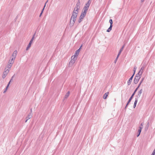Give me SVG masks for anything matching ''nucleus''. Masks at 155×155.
I'll list each match as a JSON object with an SVG mask.
<instances>
[{
	"label": "nucleus",
	"mask_w": 155,
	"mask_h": 155,
	"mask_svg": "<svg viewBox=\"0 0 155 155\" xmlns=\"http://www.w3.org/2000/svg\"><path fill=\"white\" fill-rule=\"evenodd\" d=\"M80 51V49L77 50L74 54V56H72L71 57V61H70L69 63V65L72 66L75 63V61L77 59V57L79 54Z\"/></svg>",
	"instance_id": "nucleus-1"
},
{
	"label": "nucleus",
	"mask_w": 155,
	"mask_h": 155,
	"mask_svg": "<svg viewBox=\"0 0 155 155\" xmlns=\"http://www.w3.org/2000/svg\"><path fill=\"white\" fill-rule=\"evenodd\" d=\"M78 13L73 11L70 22V25L71 27H72L73 26L76 20Z\"/></svg>",
	"instance_id": "nucleus-2"
},
{
	"label": "nucleus",
	"mask_w": 155,
	"mask_h": 155,
	"mask_svg": "<svg viewBox=\"0 0 155 155\" xmlns=\"http://www.w3.org/2000/svg\"><path fill=\"white\" fill-rule=\"evenodd\" d=\"M80 2L79 0H78L75 8H74L73 12H74L77 13L79 12V10L80 9Z\"/></svg>",
	"instance_id": "nucleus-3"
},
{
	"label": "nucleus",
	"mask_w": 155,
	"mask_h": 155,
	"mask_svg": "<svg viewBox=\"0 0 155 155\" xmlns=\"http://www.w3.org/2000/svg\"><path fill=\"white\" fill-rule=\"evenodd\" d=\"M35 33L33 35L31 40L30 41L27 47V48L26 49V50H27V51L31 47V44L33 42V40H34V39L35 38Z\"/></svg>",
	"instance_id": "nucleus-4"
},
{
	"label": "nucleus",
	"mask_w": 155,
	"mask_h": 155,
	"mask_svg": "<svg viewBox=\"0 0 155 155\" xmlns=\"http://www.w3.org/2000/svg\"><path fill=\"white\" fill-rule=\"evenodd\" d=\"M109 22L110 23V25L109 28L107 30V32H110L112 30V27H113V20L111 19H110L109 20Z\"/></svg>",
	"instance_id": "nucleus-5"
},
{
	"label": "nucleus",
	"mask_w": 155,
	"mask_h": 155,
	"mask_svg": "<svg viewBox=\"0 0 155 155\" xmlns=\"http://www.w3.org/2000/svg\"><path fill=\"white\" fill-rule=\"evenodd\" d=\"M9 71V70L8 69H6L5 68V70L4 72H3V75L2 78L3 79L5 78L7 76L8 74Z\"/></svg>",
	"instance_id": "nucleus-6"
},
{
	"label": "nucleus",
	"mask_w": 155,
	"mask_h": 155,
	"mask_svg": "<svg viewBox=\"0 0 155 155\" xmlns=\"http://www.w3.org/2000/svg\"><path fill=\"white\" fill-rule=\"evenodd\" d=\"M140 78V77H137V76H135L134 80V83L135 84H137Z\"/></svg>",
	"instance_id": "nucleus-7"
},
{
	"label": "nucleus",
	"mask_w": 155,
	"mask_h": 155,
	"mask_svg": "<svg viewBox=\"0 0 155 155\" xmlns=\"http://www.w3.org/2000/svg\"><path fill=\"white\" fill-rule=\"evenodd\" d=\"M88 8L89 7H88V6H87L85 5V6L84 7L83 10H82L83 12L86 14V12L87 11Z\"/></svg>",
	"instance_id": "nucleus-8"
},
{
	"label": "nucleus",
	"mask_w": 155,
	"mask_h": 155,
	"mask_svg": "<svg viewBox=\"0 0 155 155\" xmlns=\"http://www.w3.org/2000/svg\"><path fill=\"white\" fill-rule=\"evenodd\" d=\"M146 67V66L143 64L141 67L140 70L139 71L140 73H141V74H142L143 70Z\"/></svg>",
	"instance_id": "nucleus-9"
},
{
	"label": "nucleus",
	"mask_w": 155,
	"mask_h": 155,
	"mask_svg": "<svg viewBox=\"0 0 155 155\" xmlns=\"http://www.w3.org/2000/svg\"><path fill=\"white\" fill-rule=\"evenodd\" d=\"M17 50L15 51L12 54V56L13 57V58H13L15 60V58H16V57L17 55Z\"/></svg>",
	"instance_id": "nucleus-10"
},
{
	"label": "nucleus",
	"mask_w": 155,
	"mask_h": 155,
	"mask_svg": "<svg viewBox=\"0 0 155 155\" xmlns=\"http://www.w3.org/2000/svg\"><path fill=\"white\" fill-rule=\"evenodd\" d=\"M86 15V14L83 12V11H82V12L79 18H81L82 19H84V17H85Z\"/></svg>",
	"instance_id": "nucleus-11"
},
{
	"label": "nucleus",
	"mask_w": 155,
	"mask_h": 155,
	"mask_svg": "<svg viewBox=\"0 0 155 155\" xmlns=\"http://www.w3.org/2000/svg\"><path fill=\"white\" fill-rule=\"evenodd\" d=\"M143 89H141L140 91L138 92V95L137 96V97H139L141 96V94L142 92Z\"/></svg>",
	"instance_id": "nucleus-12"
},
{
	"label": "nucleus",
	"mask_w": 155,
	"mask_h": 155,
	"mask_svg": "<svg viewBox=\"0 0 155 155\" xmlns=\"http://www.w3.org/2000/svg\"><path fill=\"white\" fill-rule=\"evenodd\" d=\"M70 92V91H68L67 93L65 95L64 97V99H67L69 96Z\"/></svg>",
	"instance_id": "nucleus-13"
},
{
	"label": "nucleus",
	"mask_w": 155,
	"mask_h": 155,
	"mask_svg": "<svg viewBox=\"0 0 155 155\" xmlns=\"http://www.w3.org/2000/svg\"><path fill=\"white\" fill-rule=\"evenodd\" d=\"M109 94V92H107L106 93H105L103 95V98L104 99H106V98H107L108 95V94Z\"/></svg>",
	"instance_id": "nucleus-14"
},
{
	"label": "nucleus",
	"mask_w": 155,
	"mask_h": 155,
	"mask_svg": "<svg viewBox=\"0 0 155 155\" xmlns=\"http://www.w3.org/2000/svg\"><path fill=\"white\" fill-rule=\"evenodd\" d=\"M132 79H133L132 78H130L129 79V80H128V81H127V84L128 85H130V84L132 82Z\"/></svg>",
	"instance_id": "nucleus-15"
},
{
	"label": "nucleus",
	"mask_w": 155,
	"mask_h": 155,
	"mask_svg": "<svg viewBox=\"0 0 155 155\" xmlns=\"http://www.w3.org/2000/svg\"><path fill=\"white\" fill-rule=\"evenodd\" d=\"M137 101H138L137 98H135V101L134 104V108H135V107Z\"/></svg>",
	"instance_id": "nucleus-16"
},
{
	"label": "nucleus",
	"mask_w": 155,
	"mask_h": 155,
	"mask_svg": "<svg viewBox=\"0 0 155 155\" xmlns=\"http://www.w3.org/2000/svg\"><path fill=\"white\" fill-rule=\"evenodd\" d=\"M14 60H15V59H14L13 58H12L11 59H10L9 60L8 63V64H9V63L11 64L12 63V65L13 63H14Z\"/></svg>",
	"instance_id": "nucleus-17"
},
{
	"label": "nucleus",
	"mask_w": 155,
	"mask_h": 155,
	"mask_svg": "<svg viewBox=\"0 0 155 155\" xmlns=\"http://www.w3.org/2000/svg\"><path fill=\"white\" fill-rule=\"evenodd\" d=\"M136 91H134V93L132 94V95H131V96L129 100H130L131 101L132 100V99L133 98V97L134 96V95H135L136 92Z\"/></svg>",
	"instance_id": "nucleus-18"
},
{
	"label": "nucleus",
	"mask_w": 155,
	"mask_h": 155,
	"mask_svg": "<svg viewBox=\"0 0 155 155\" xmlns=\"http://www.w3.org/2000/svg\"><path fill=\"white\" fill-rule=\"evenodd\" d=\"M149 122H148L147 124L146 125V126L145 127V130H147L148 128L149 127Z\"/></svg>",
	"instance_id": "nucleus-19"
},
{
	"label": "nucleus",
	"mask_w": 155,
	"mask_h": 155,
	"mask_svg": "<svg viewBox=\"0 0 155 155\" xmlns=\"http://www.w3.org/2000/svg\"><path fill=\"white\" fill-rule=\"evenodd\" d=\"M32 115L31 114V113H30L28 115L27 117H26V119H28V120L30 119L32 117Z\"/></svg>",
	"instance_id": "nucleus-20"
},
{
	"label": "nucleus",
	"mask_w": 155,
	"mask_h": 155,
	"mask_svg": "<svg viewBox=\"0 0 155 155\" xmlns=\"http://www.w3.org/2000/svg\"><path fill=\"white\" fill-rule=\"evenodd\" d=\"M131 101L129 99L128 101V102H127V104L126 105V106L124 108V110H125V111L126 110L127 107L129 105V104L130 103V102Z\"/></svg>",
	"instance_id": "nucleus-21"
},
{
	"label": "nucleus",
	"mask_w": 155,
	"mask_h": 155,
	"mask_svg": "<svg viewBox=\"0 0 155 155\" xmlns=\"http://www.w3.org/2000/svg\"><path fill=\"white\" fill-rule=\"evenodd\" d=\"M91 0H89L87 2L86 4L85 5H86L87 6H88V7H89L90 5L91 4Z\"/></svg>",
	"instance_id": "nucleus-22"
},
{
	"label": "nucleus",
	"mask_w": 155,
	"mask_h": 155,
	"mask_svg": "<svg viewBox=\"0 0 155 155\" xmlns=\"http://www.w3.org/2000/svg\"><path fill=\"white\" fill-rule=\"evenodd\" d=\"M12 65V63H9L7 65V67L8 68V69L10 70V69L11 68V67Z\"/></svg>",
	"instance_id": "nucleus-23"
},
{
	"label": "nucleus",
	"mask_w": 155,
	"mask_h": 155,
	"mask_svg": "<svg viewBox=\"0 0 155 155\" xmlns=\"http://www.w3.org/2000/svg\"><path fill=\"white\" fill-rule=\"evenodd\" d=\"M127 99V98H125L124 100V99L122 98V97L121 101H122V104H123L125 102V101H126Z\"/></svg>",
	"instance_id": "nucleus-24"
},
{
	"label": "nucleus",
	"mask_w": 155,
	"mask_h": 155,
	"mask_svg": "<svg viewBox=\"0 0 155 155\" xmlns=\"http://www.w3.org/2000/svg\"><path fill=\"white\" fill-rule=\"evenodd\" d=\"M124 45L122 47V48H120V51H119V54H120L121 52L123 51V49L124 48Z\"/></svg>",
	"instance_id": "nucleus-25"
},
{
	"label": "nucleus",
	"mask_w": 155,
	"mask_h": 155,
	"mask_svg": "<svg viewBox=\"0 0 155 155\" xmlns=\"http://www.w3.org/2000/svg\"><path fill=\"white\" fill-rule=\"evenodd\" d=\"M142 75V74H141V73H140L139 72V71L138 73L136 74V76H137V77H140L141 78Z\"/></svg>",
	"instance_id": "nucleus-26"
},
{
	"label": "nucleus",
	"mask_w": 155,
	"mask_h": 155,
	"mask_svg": "<svg viewBox=\"0 0 155 155\" xmlns=\"http://www.w3.org/2000/svg\"><path fill=\"white\" fill-rule=\"evenodd\" d=\"M48 0H47V1L45 2V5H44V8H43L42 9V10L41 11V12L42 13H43V11L44 10V9H45V6H46V3H47V2H48Z\"/></svg>",
	"instance_id": "nucleus-27"
},
{
	"label": "nucleus",
	"mask_w": 155,
	"mask_h": 155,
	"mask_svg": "<svg viewBox=\"0 0 155 155\" xmlns=\"http://www.w3.org/2000/svg\"><path fill=\"white\" fill-rule=\"evenodd\" d=\"M83 19H82L81 18H79L78 20V23H80L82 21Z\"/></svg>",
	"instance_id": "nucleus-28"
},
{
	"label": "nucleus",
	"mask_w": 155,
	"mask_h": 155,
	"mask_svg": "<svg viewBox=\"0 0 155 155\" xmlns=\"http://www.w3.org/2000/svg\"><path fill=\"white\" fill-rule=\"evenodd\" d=\"M141 131L140 130H138L137 135V137H138L140 135Z\"/></svg>",
	"instance_id": "nucleus-29"
},
{
	"label": "nucleus",
	"mask_w": 155,
	"mask_h": 155,
	"mask_svg": "<svg viewBox=\"0 0 155 155\" xmlns=\"http://www.w3.org/2000/svg\"><path fill=\"white\" fill-rule=\"evenodd\" d=\"M137 68L136 67V66H135L134 68L133 71H134V73L135 74L136 70L137 69Z\"/></svg>",
	"instance_id": "nucleus-30"
},
{
	"label": "nucleus",
	"mask_w": 155,
	"mask_h": 155,
	"mask_svg": "<svg viewBox=\"0 0 155 155\" xmlns=\"http://www.w3.org/2000/svg\"><path fill=\"white\" fill-rule=\"evenodd\" d=\"M155 148L153 151V152L151 155H155Z\"/></svg>",
	"instance_id": "nucleus-31"
},
{
	"label": "nucleus",
	"mask_w": 155,
	"mask_h": 155,
	"mask_svg": "<svg viewBox=\"0 0 155 155\" xmlns=\"http://www.w3.org/2000/svg\"><path fill=\"white\" fill-rule=\"evenodd\" d=\"M10 81H9V82L8 83V84L7 85V86L6 87L7 89H8V87L9 86V84H10Z\"/></svg>",
	"instance_id": "nucleus-32"
},
{
	"label": "nucleus",
	"mask_w": 155,
	"mask_h": 155,
	"mask_svg": "<svg viewBox=\"0 0 155 155\" xmlns=\"http://www.w3.org/2000/svg\"><path fill=\"white\" fill-rule=\"evenodd\" d=\"M139 87H140V86H138V87L135 89V91H136L137 92V91L138 89L139 88Z\"/></svg>",
	"instance_id": "nucleus-33"
},
{
	"label": "nucleus",
	"mask_w": 155,
	"mask_h": 155,
	"mask_svg": "<svg viewBox=\"0 0 155 155\" xmlns=\"http://www.w3.org/2000/svg\"><path fill=\"white\" fill-rule=\"evenodd\" d=\"M7 90H8V89H7L6 88L5 89V90L3 92V93H5L6 92V91H7Z\"/></svg>",
	"instance_id": "nucleus-34"
},
{
	"label": "nucleus",
	"mask_w": 155,
	"mask_h": 155,
	"mask_svg": "<svg viewBox=\"0 0 155 155\" xmlns=\"http://www.w3.org/2000/svg\"><path fill=\"white\" fill-rule=\"evenodd\" d=\"M14 75H15V74L12 77L9 81H10V82H11L12 81V79L14 77Z\"/></svg>",
	"instance_id": "nucleus-35"
},
{
	"label": "nucleus",
	"mask_w": 155,
	"mask_h": 155,
	"mask_svg": "<svg viewBox=\"0 0 155 155\" xmlns=\"http://www.w3.org/2000/svg\"><path fill=\"white\" fill-rule=\"evenodd\" d=\"M144 79V78H142V79H141V81H140V83H142V82H143V80Z\"/></svg>",
	"instance_id": "nucleus-36"
},
{
	"label": "nucleus",
	"mask_w": 155,
	"mask_h": 155,
	"mask_svg": "<svg viewBox=\"0 0 155 155\" xmlns=\"http://www.w3.org/2000/svg\"><path fill=\"white\" fill-rule=\"evenodd\" d=\"M143 127H140L139 128V129L138 130H140L141 131V129Z\"/></svg>",
	"instance_id": "nucleus-37"
},
{
	"label": "nucleus",
	"mask_w": 155,
	"mask_h": 155,
	"mask_svg": "<svg viewBox=\"0 0 155 155\" xmlns=\"http://www.w3.org/2000/svg\"><path fill=\"white\" fill-rule=\"evenodd\" d=\"M134 74H135L134 73H133V75H132L131 77H130V78H132L133 79V77H134Z\"/></svg>",
	"instance_id": "nucleus-38"
},
{
	"label": "nucleus",
	"mask_w": 155,
	"mask_h": 155,
	"mask_svg": "<svg viewBox=\"0 0 155 155\" xmlns=\"http://www.w3.org/2000/svg\"><path fill=\"white\" fill-rule=\"evenodd\" d=\"M120 54H119V53H118V54L117 57V58H118L119 56L120 55Z\"/></svg>",
	"instance_id": "nucleus-39"
},
{
	"label": "nucleus",
	"mask_w": 155,
	"mask_h": 155,
	"mask_svg": "<svg viewBox=\"0 0 155 155\" xmlns=\"http://www.w3.org/2000/svg\"><path fill=\"white\" fill-rule=\"evenodd\" d=\"M118 58H116V59L115 60V61H114V62L115 63L117 61V60Z\"/></svg>",
	"instance_id": "nucleus-40"
},
{
	"label": "nucleus",
	"mask_w": 155,
	"mask_h": 155,
	"mask_svg": "<svg viewBox=\"0 0 155 155\" xmlns=\"http://www.w3.org/2000/svg\"><path fill=\"white\" fill-rule=\"evenodd\" d=\"M143 124H144L143 123H141L140 125H141V126H143Z\"/></svg>",
	"instance_id": "nucleus-41"
},
{
	"label": "nucleus",
	"mask_w": 155,
	"mask_h": 155,
	"mask_svg": "<svg viewBox=\"0 0 155 155\" xmlns=\"http://www.w3.org/2000/svg\"><path fill=\"white\" fill-rule=\"evenodd\" d=\"M42 13L41 12L39 15V17H40L41 16V15L42 14Z\"/></svg>",
	"instance_id": "nucleus-42"
},
{
	"label": "nucleus",
	"mask_w": 155,
	"mask_h": 155,
	"mask_svg": "<svg viewBox=\"0 0 155 155\" xmlns=\"http://www.w3.org/2000/svg\"><path fill=\"white\" fill-rule=\"evenodd\" d=\"M82 45L79 48V49H80L81 50V48L82 47Z\"/></svg>",
	"instance_id": "nucleus-43"
},
{
	"label": "nucleus",
	"mask_w": 155,
	"mask_h": 155,
	"mask_svg": "<svg viewBox=\"0 0 155 155\" xmlns=\"http://www.w3.org/2000/svg\"><path fill=\"white\" fill-rule=\"evenodd\" d=\"M30 113H31V114L32 115V109H31V112Z\"/></svg>",
	"instance_id": "nucleus-44"
},
{
	"label": "nucleus",
	"mask_w": 155,
	"mask_h": 155,
	"mask_svg": "<svg viewBox=\"0 0 155 155\" xmlns=\"http://www.w3.org/2000/svg\"><path fill=\"white\" fill-rule=\"evenodd\" d=\"M28 119H26V120H25V123H26V122H27V121H28Z\"/></svg>",
	"instance_id": "nucleus-45"
},
{
	"label": "nucleus",
	"mask_w": 155,
	"mask_h": 155,
	"mask_svg": "<svg viewBox=\"0 0 155 155\" xmlns=\"http://www.w3.org/2000/svg\"><path fill=\"white\" fill-rule=\"evenodd\" d=\"M141 84V83H140L138 85V86H140V85Z\"/></svg>",
	"instance_id": "nucleus-46"
},
{
	"label": "nucleus",
	"mask_w": 155,
	"mask_h": 155,
	"mask_svg": "<svg viewBox=\"0 0 155 155\" xmlns=\"http://www.w3.org/2000/svg\"><path fill=\"white\" fill-rule=\"evenodd\" d=\"M144 0H141V2H144Z\"/></svg>",
	"instance_id": "nucleus-47"
}]
</instances>
